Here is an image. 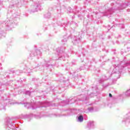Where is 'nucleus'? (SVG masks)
<instances>
[{"label":"nucleus","instance_id":"f257e3e1","mask_svg":"<svg viewBox=\"0 0 130 130\" xmlns=\"http://www.w3.org/2000/svg\"><path fill=\"white\" fill-rule=\"evenodd\" d=\"M78 120L79 121L82 122L83 120H84V118L83 117V116L81 115L78 117Z\"/></svg>","mask_w":130,"mask_h":130},{"label":"nucleus","instance_id":"f03ea898","mask_svg":"<svg viewBox=\"0 0 130 130\" xmlns=\"http://www.w3.org/2000/svg\"><path fill=\"white\" fill-rule=\"evenodd\" d=\"M109 97L112 98V94H111V93H109Z\"/></svg>","mask_w":130,"mask_h":130}]
</instances>
